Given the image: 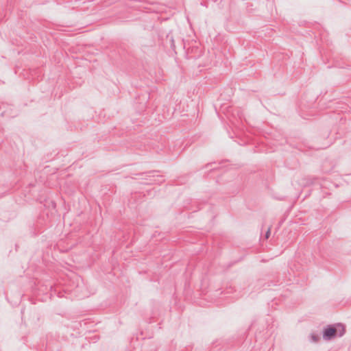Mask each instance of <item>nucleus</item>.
<instances>
[{
  "label": "nucleus",
  "mask_w": 351,
  "mask_h": 351,
  "mask_svg": "<svg viewBox=\"0 0 351 351\" xmlns=\"http://www.w3.org/2000/svg\"><path fill=\"white\" fill-rule=\"evenodd\" d=\"M346 332L345 326L341 323L329 324L324 327L322 337L325 341H330L337 337H342Z\"/></svg>",
  "instance_id": "nucleus-1"
},
{
  "label": "nucleus",
  "mask_w": 351,
  "mask_h": 351,
  "mask_svg": "<svg viewBox=\"0 0 351 351\" xmlns=\"http://www.w3.org/2000/svg\"><path fill=\"white\" fill-rule=\"evenodd\" d=\"M157 171H152L148 173H143L140 175L143 176L142 178L143 180L148 181L149 184H160L165 181L163 177L162 176H159L157 174Z\"/></svg>",
  "instance_id": "nucleus-2"
},
{
  "label": "nucleus",
  "mask_w": 351,
  "mask_h": 351,
  "mask_svg": "<svg viewBox=\"0 0 351 351\" xmlns=\"http://www.w3.org/2000/svg\"><path fill=\"white\" fill-rule=\"evenodd\" d=\"M310 337H311V340L315 343L318 342L319 340L320 339L319 335L313 333V332L311 334Z\"/></svg>",
  "instance_id": "nucleus-3"
},
{
  "label": "nucleus",
  "mask_w": 351,
  "mask_h": 351,
  "mask_svg": "<svg viewBox=\"0 0 351 351\" xmlns=\"http://www.w3.org/2000/svg\"><path fill=\"white\" fill-rule=\"evenodd\" d=\"M306 180H307V182L306 183V184H313L314 178L313 179H312V178H306Z\"/></svg>",
  "instance_id": "nucleus-4"
},
{
  "label": "nucleus",
  "mask_w": 351,
  "mask_h": 351,
  "mask_svg": "<svg viewBox=\"0 0 351 351\" xmlns=\"http://www.w3.org/2000/svg\"><path fill=\"white\" fill-rule=\"evenodd\" d=\"M270 229L269 228L267 231L265 232V239H268L270 236Z\"/></svg>",
  "instance_id": "nucleus-5"
},
{
  "label": "nucleus",
  "mask_w": 351,
  "mask_h": 351,
  "mask_svg": "<svg viewBox=\"0 0 351 351\" xmlns=\"http://www.w3.org/2000/svg\"><path fill=\"white\" fill-rule=\"evenodd\" d=\"M170 41H171V47H175L174 40H173V37H172V36H171V38H170Z\"/></svg>",
  "instance_id": "nucleus-6"
}]
</instances>
